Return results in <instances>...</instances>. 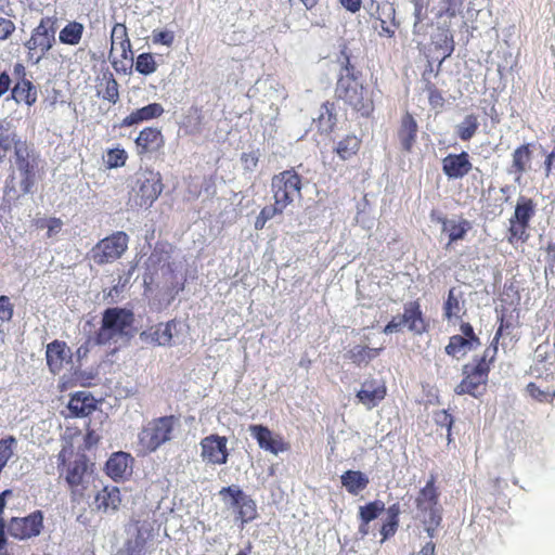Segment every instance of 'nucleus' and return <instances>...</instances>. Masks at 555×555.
Segmentation results:
<instances>
[{
  "label": "nucleus",
  "mask_w": 555,
  "mask_h": 555,
  "mask_svg": "<svg viewBox=\"0 0 555 555\" xmlns=\"http://www.w3.org/2000/svg\"><path fill=\"white\" fill-rule=\"evenodd\" d=\"M270 188L273 203L264 206L256 217V230H262L269 220L282 216L288 206L301 198L302 178L294 168L286 169L272 177Z\"/></svg>",
  "instance_id": "obj_1"
},
{
  "label": "nucleus",
  "mask_w": 555,
  "mask_h": 555,
  "mask_svg": "<svg viewBox=\"0 0 555 555\" xmlns=\"http://www.w3.org/2000/svg\"><path fill=\"white\" fill-rule=\"evenodd\" d=\"M345 59V74H341L337 80L336 98L357 114L367 118L375 109L374 90L369 85L363 83L361 73L356 70L350 57L346 56Z\"/></svg>",
  "instance_id": "obj_2"
},
{
  "label": "nucleus",
  "mask_w": 555,
  "mask_h": 555,
  "mask_svg": "<svg viewBox=\"0 0 555 555\" xmlns=\"http://www.w3.org/2000/svg\"><path fill=\"white\" fill-rule=\"evenodd\" d=\"M496 359L493 348H486L481 356L474 357L470 363L463 366V378L455 387L456 395H470L475 398L486 391L491 366Z\"/></svg>",
  "instance_id": "obj_3"
},
{
  "label": "nucleus",
  "mask_w": 555,
  "mask_h": 555,
  "mask_svg": "<svg viewBox=\"0 0 555 555\" xmlns=\"http://www.w3.org/2000/svg\"><path fill=\"white\" fill-rule=\"evenodd\" d=\"M436 481V475H430L426 485L420 489L415 498L418 516L430 538L435 535L437 528L442 521V507L439 503L440 492Z\"/></svg>",
  "instance_id": "obj_4"
},
{
  "label": "nucleus",
  "mask_w": 555,
  "mask_h": 555,
  "mask_svg": "<svg viewBox=\"0 0 555 555\" xmlns=\"http://www.w3.org/2000/svg\"><path fill=\"white\" fill-rule=\"evenodd\" d=\"M93 464L83 454L70 461L65 468L64 478L70 490L72 500L80 502L93 483Z\"/></svg>",
  "instance_id": "obj_5"
},
{
  "label": "nucleus",
  "mask_w": 555,
  "mask_h": 555,
  "mask_svg": "<svg viewBox=\"0 0 555 555\" xmlns=\"http://www.w3.org/2000/svg\"><path fill=\"white\" fill-rule=\"evenodd\" d=\"M133 314L122 308H108L104 311L102 325L99 330L96 341L100 345L117 343L132 324Z\"/></svg>",
  "instance_id": "obj_6"
},
{
  "label": "nucleus",
  "mask_w": 555,
  "mask_h": 555,
  "mask_svg": "<svg viewBox=\"0 0 555 555\" xmlns=\"http://www.w3.org/2000/svg\"><path fill=\"white\" fill-rule=\"evenodd\" d=\"M219 495L224 504L233 511L235 520L240 521L242 527L258 517L256 501L238 486L222 487Z\"/></svg>",
  "instance_id": "obj_7"
},
{
  "label": "nucleus",
  "mask_w": 555,
  "mask_h": 555,
  "mask_svg": "<svg viewBox=\"0 0 555 555\" xmlns=\"http://www.w3.org/2000/svg\"><path fill=\"white\" fill-rule=\"evenodd\" d=\"M173 417L165 416L150 422L138 435V448L141 453L155 451L160 444L170 440Z\"/></svg>",
  "instance_id": "obj_8"
},
{
  "label": "nucleus",
  "mask_w": 555,
  "mask_h": 555,
  "mask_svg": "<svg viewBox=\"0 0 555 555\" xmlns=\"http://www.w3.org/2000/svg\"><path fill=\"white\" fill-rule=\"evenodd\" d=\"M405 325L414 334L422 335L428 331L429 323L425 319L418 300L409 301L404 305L403 313L393 317L384 327L387 335L399 332Z\"/></svg>",
  "instance_id": "obj_9"
},
{
  "label": "nucleus",
  "mask_w": 555,
  "mask_h": 555,
  "mask_svg": "<svg viewBox=\"0 0 555 555\" xmlns=\"http://www.w3.org/2000/svg\"><path fill=\"white\" fill-rule=\"evenodd\" d=\"M535 214V203L532 198L520 196L517 199L514 215L509 218L507 240L511 244L526 242L529 237L528 228Z\"/></svg>",
  "instance_id": "obj_10"
},
{
  "label": "nucleus",
  "mask_w": 555,
  "mask_h": 555,
  "mask_svg": "<svg viewBox=\"0 0 555 555\" xmlns=\"http://www.w3.org/2000/svg\"><path fill=\"white\" fill-rule=\"evenodd\" d=\"M160 192L162 185L157 173L143 172L135 175L131 199L137 206H151Z\"/></svg>",
  "instance_id": "obj_11"
},
{
  "label": "nucleus",
  "mask_w": 555,
  "mask_h": 555,
  "mask_svg": "<svg viewBox=\"0 0 555 555\" xmlns=\"http://www.w3.org/2000/svg\"><path fill=\"white\" fill-rule=\"evenodd\" d=\"M461 335H453L449 338L444 352L455 359L464 358L469 351L477 349L480 345V338L476 335L474 327L468 322H462L460 325Z\"/></svg>",
  "instance_id": "obj_12"
},
{
  "label": "nucleus",
  "mask_w": 555,
  "mask_h": 555,
  "mask_svg": "<svg viewBox=\"0 0 555 555\" xmlns=\"http://www.w3.org/2000/svg\"><path fill=\"white\" fill-rule=\"evenodd\" d=\"M128 236L124 232H117L100 241L92 249L94 262L102 264L118 259L127 249Z\"/></svg>",
  "instance_id": "obj_13"
},
{
  "label": "nucleus",
  "mask_w": 555,
  "mask_h": 555,
  "mask_svg": "<svg viewBox=\"0 0 555 555\" xmlns=\"http://www.w3.org/2000/svg\"><path fill=\"white\" fill-rule=\"evenodd\" d=\"M228 439L224 436L211 434L201 440V456L204 462L223 465L228 462Z\"/></svg>",
  "instance_id": "obj_14"
},
{
  "label": "nucleus",
  "mask_w": 555,
  "mask_h": 555,
  "mask_svg": "<svg viewBox=\"0 0 555 555\" xmlns=\"http://www.w3.org/2000/svg\"><path fill=\"white\" fill-rule=\"evenodd\" d=\"M251 436L256 439L260 449L268 451L274 455L286 452L291 449L289 442L279 434H273L269 427L264 425L254 424L249 426Z\"/></svg>",
  "instance_id": "obj_15"
},
{
  "label": "nucleus",
  "mask_w": 555,
  "mask_h": 555,
  "mask_svg": "<svg viewBox=\"0 0 555 555\" xmlns=\"http://www.w3.org/2000/svg\"><path fill=\"white\" fill-rule=\"evenodd\" d=\"M366 10L371 17L379 22V35L385 37H392L398 27L396 23V10L390 3H379L375 0L366 5Z\"/></svg>",
  "instance_id": "obj_16"
},
{
  "label": "nucleus",
  "mask_w": 555,
  "mask_h": 555,
  "mask_svg": "<svg viewBox=\"0 0 555 555\" xmlns=\"http://www.w3.org/2000/svg\"><path fill=\"white\" fill-rule=\"evenodd\" d=\"M55 30L49 26V20H42L34 29L30 39L25 43L29 51H39L35 64H39L46 53L53 47Z\"/></svg>",
  "instance_id": "obj_17"
},
{
  "label": "nucleus",
  "mask_w": 555,
  "mask_h": 555,
  "mask_svg": "<svg viewBox=\"0 0 555 555\" xmlns=\"http://www.w3.org/2000/svg\"><path fill=\"white\" fill-rule=\"evenodd\" d=\"M42 514L37 511L27 517H13L8 526L9 533L16 539H29L40 533L42 529Z\"/></svg>",
  "instance_id": "obj_18"
},
{
  "label": "nucleus",
  "mask_w": 555,
  "mask_h": 555,
  "mask_svg": "<svg viewBox=\"0 0 555 555\" xmlns=\"http://www.w3.org/2000/svg\"><path fill=\"white\" fill-rule=\"evenodd\" d=\"M532 156L531 143L520 144L513 151L507 172L514 177L516 183H520L522 176L531 169Z\"/></svg>",
  "instance_id": "obj_19"
},
{
  "label": "nucleus",
  "mask_w": 555,
  "mask_h": 555,
  "mask_svg": "<svg viewBox=\"0 0 555 555\" xmlns=\"http://www.w3.org/2000/svg\"><path fill=\"white\" fill-rule=\"evenodd\" d=\"M128 540L125 550L128 555H142L146 548V544L152 537V528L150 524H133L128 528Z\"/></svg>",
  "instance_id": "obj_20"
},
{
  "label": "nucleus",
  "mask_w": 555,
  "mask_h": 555,
  "mask_svg": "<svg viewBox=\"0 0 555 555\" xmlns=\"http://www.w3.org/2000/svg\"><path fill=\"white\" fill-rule=\"evenodd\" d=\"M472 168L469 154L465 151L459 154H448L442 158V171L448 179H462Z\"/></svg>",
  "instance_id": "obj_21"
},
{
  "label": "nucleus",
  "mask_w": 555,
  "mask_h": 555,
  "mask_svg": "<svg viewBox=\"0 0 555 555\" xmlns=\"http://www.w3.org/2000/svg\"><path fill=\"white\" fill-rule=\"evenodd\" d=\"M387 388L384 383L377 379H367L362 384L361 389L357 392L359 401L369 408L375 406L385 399Z\"/></svg>",
  "instance_id": "obj_22"
},
{
  "label": "nucleus",
  "mask_w": 555,
  "mask_h": 555,
  "mask_svg": "<svg viewBox=\"0 0 555 555\" xmlns=\"http://www.w3.org/2000/svg\"><path fill=\"white\" fill-rule=\"evenodd\" d=\"M29 150L23 142H17L14 145V166L23 173L24 178L21 183L23 193H29L33 181L30 180L31 167L28 162Z\"/></svg>",
  "instance_id": "obj_23"
},
{
  "label": "nucleus",
  "mask_w": 555,
  "mask_h": 555,
  "mask_svg": "<svg viewBox=\"0 0 555 555\" xmlns=\"http://www.w3.org/2000/svg\"><path fill=\"white\" fill-rule=\"evenodd\" d=\"M121 503L120 492L117 487H104L96 492L94 507L103 513H114Z\"/></svg>",
  "instance_id": "obj_24"
},
{
  "label": "nucleus",
  "mask_w": 555,
  "mask_h": 555,
  "mask_svg": "<svg viewBox=\"0 0 555 555\" xmlns=\"http://www.w3.org/2000/svg\"><path fill=\"white\" fill-rule=\"evenodd\" d=\"M133 459L129 453L116 452L111 455L106 462V473L114 480L125 478L131 473Z\"/></svg>",
  "instance_id": "obj_25"
},
{
  "label": "nucleus",
  "mask_w": 555,
  "mask_h": 555,
  "mask_svg": "<svg viewBox=\"0 0 555 555\" xmlns=\"http://www.w3.org/2000/svg\"><path fill=\"white\" fill-rule=\"evenodd\" d=\"M417 131L418 126L415 118L411 113L406 112L402 116L400 127L398 129V138L404 152L410 153L412 151L413 145L416 142Z\"/></svg>",
  "instance_id": "obj_26"
},
{
  "label": "nucleus",
  "mask_w": 555,
  "mask_h": 555,
  "mask_svg": "<svg viewBox=\"0 0 555 555\" xmlns=\"http://www.w3.org/2000/svg\"><path fill=\"white\" fill-rule=\"evenodd\" d=\"M362 139L354 133H348L335 142L334 153L340 160H350L356 157L361 149Z\"/></svg>",
  "instance_id": "obj_27"
},
{
  "label": "nucleus",
  "mask_w": 555,
  "mask_h": 555,
  "mask_svg": "<svg viewBox=\"0 0 555 555\" xmlns=\"http://www.w3.org/2000/svg\"><path fill=\"white\" fill-rule=\"evenodd\" d=\"M47 362L53 373H57L64 362L69 361L72 353L65 343L54 340L47 346Z\"/></svg>",
  "instance_id": "obj_28"
},
{
  "label": "nucleus",
  "mask_w": 555,
  "mask_h": 555,
  "mask_svg": "<svg viewBox=\"0 0 555 555\" xmlns=\"http://www.w3.org/2000/svg\"><path fill=\"white\" fill-rule=\"evenodd\" d=\"M441 27V31L436 36V38L433 41V44L435 47V50L441 52V59L440 63H442L446 59L452 55L455 43L454 38L451 33V23H448V21H443V23H438Z\"/></svg>",
  "instance_id": "obj_29"
},
{
  "label": "nucleus",
  "mask_w": 555,
  "mask_h": 555,
  "mask_svg": "<svg viewBox=\"0 0 555 555\" xmlns=\"http://www.w3.org/2000/svg\"><path fill=\"white\" fill-rule=\"evenodd\" d=\"M340 481L346 491L351 495H358L365 490L370 483L369 477L361 470H346L340 476Z\"/></svg>",
  "instance_id": "obj_30"
},
{
  "label": "nucleus",
  "mask_w": 555,
  "mask_h": 555,
  "mask_svg": "<svg viewBox=\"0 0 555 555\" xmlns=\"http://www.w3.org/2000/svg\"><path fill=\"white\" fill-rule=\"evenodd\" d=\"M464 0H439L438 5L434 7L431 11L435 13V17L438 23H443L462 14Z\"/></svg>",
  "instance_id": "obj_31"
},
{
  "label": "nucleus",
  "mask_w": 555,
  "mask_h": 555,
  "mask_svg": "<svg viewBox=\"0 0 555 555\" xmlns=\"http://www.w3.org/2000/svg\"><path fill=\"white\" fill-rule=\"evenodd\" d=\"M335 104L326 101L322 104L320 115L315 119L317 127L321 133H331L336 127L337 115Z\"/></svg>",
  "instance_id": "obj_32"
},
{
  "label": "nucleus",
  "mask_w": 555,
  "mask_h": 555,
  "mask_svg": "<svg viewBox=\"0 0 555 555\" xmlns=\"http://www.w3.org/2000/svg\"><path fill=\"white\" fill-rule=\"evenodd\" d=\"M68 409L75 416H86L95 409V401L86 391L76 392L68 402Z\"/></svg>",
  "instance_id": "obj_33"
},
{
  "label": "nucleus",
  "mask_w": 555,
  "mask_h": 555,
  "mask_svg": "<svg viewBox=\"0 0 555 555\" xmlns=\"http://www.w3.org/2000/svg\"><path fill=\"white\" fill-rule=\"evenodd\" d=\"M135 143L139 153L155 151L163 144V135L155 128H146L140 132Z\"/></svg>",
  "instance_id": "obj_34"
},
{
  "label": "nucleus",
  "mask_w": 555,
  "mask_h": 555,
  "mask_svg": "<svg viewBox=\"0 0 555 555\" xmlns=\"http://www.w3.org/2000/svg\"><path fill=\"white\" fill-rule=\"evenodd\" d=\"M204 115L201 107L192 106L180 122V130L185 134H197L203 130Z\"/></svg>",
  "instance_id": "obj_35"
},
{
  "label": "nucleus",
  "mask_w": 555,
  "mask_h": 555,
  "mask_svg": "<svg viewBox=\"0 0 555 555\" xmlns=\"http://www.w3.org/2000/svg\"><path fill=\"white\" fill-rule=\"evenodd\" d=\"M440 222L442 223V231L448 232L449 244L463 240L466 233L472 229V223L463 218L459 221L441 218Z\"/></svg>",
  "instance_id": "obj_36"
},
{
  "label": "nucleus",
  "mask_w": 555,
  "mask_h": 555,
  "mask_svg": "<svg viewBox=\"0 0 555 555\" xmlns=\"http://www.w3.org/2000/svg\"><path fill=\"white\" fill-rule=\"evenodd\" d=\"M383 347L370 348L367 346H354L351 348L346 357L357 366L369 364L373 359L379 356Z\"/></svg>",
  "instance_id": "obj_37"
},
{
  "label": "nucleus",
  "mask_w": 555,
  "mask_h": 555,
  "mask_svg": "<svg viewBox=\"0 0 555 555\" xmlns=\"http://www.w3.org/2000/svg\"><path fill=\"white\" fill-rule=\"evenodd\" d=\"M164 108L158 103L149 104L142 108L132 112L124 119V125L132 126L134 124L158 117L163 114Z\"/></svg>",
  "instance_id": "obj_38"
},
{
  "label": "nucleus",
  "mask_w": 555,
  "mask_h": 555,
  "mask_svg": "<svg viewBox=\"0 0 555 555\" xmlns=\"http://www.w3.org/2000/svg\"><path fill=\"white\" fill-rule=\"evenodd\" d=\"M12 98L17 103L23 102L30 106L37 101V91L29 80L22 79L12 89Z\"/></svg>",
  "instance_id": "obj_39"
},
{
  "label": "nucleus",
  "mask_w": 555,
  "mask_h": 555,
  "mask_svg": "<svg viewBox=\"0 0 555 555\" xmlns=\"http://www.w3.org/2000/svg\"><path fill=\"white\" fill-rule=\"evenodd\" d=\"M113 51H120V56L127 59V52L130 50V40L127 35V28L124 24H116L112 29L111 35Z\"/></svg>",
  "instance_id": "obj_40"
},
{
  "label": "nucleus",
  "mask_w": 555,
  "mask_h": 555,
  "mask_svg": "<svg viewBox=\"0 0 555 555\" xmlns=\"http://www.w3.org/2000/svg\"><path fill=\"white\" fill-rule=\"evenodd\" d=\"M16 134L11 127V124L5 120H0V163L4 159L7 154L14 149Z\"/></svg>",
  "instance_id": "obj_41"
},
{
  "label": "nucleus",
  "mask_w": 555,
  "mask_h": 555,
  "mask_svg": "<svg viewBox=\"0 0 555 555\" xmlns=\"http://www.w3.org/2000/svg\"><path fill=\"white\" fill-rule=\"evenodd\" d=\"M463 308L462 293L456 291L455 287H451L448 293V297L443 304V317L447 320L452 318H459L460 312Z\"/></svg>",
  "instance_id": "obj_42"
},
{
  "label": "nucleus",
  "mask_w": 555,
  "mask_h": 555,
  "mask_svg": "<svg viewBox=\"0 0 555 555\" xmlns=\"http://www.w3.org/2000/svg\"><path fill=\"white\" fill-rule=\"evenodd\" d=\"M83 30L81 23L70 22L60 31L59 39L62 43L76 46L80 42Z\"/></svg>",
  "instance_id": "obj_43"
},
{
  "label": "nucleus",
  "mask_w": 555,
  "mask_h": 555,
  "mask_svg": "<svg viewBox=\"0 0 555 555\" xmlns=\"http://www.w3.org/2000/svg\"><path fill=\"white\" fill-rule=\"evenodd\" d=\"M478 128V117L475 114H469L456 126V135L464 142L469 141L476 134Z\"/></svg>",
  "instance_id": "obj_44"
},
{
  "label": "nucleus",
  "mask_w": 555,
  "mask_h": 555,
  "mask_svg": "<svg viewBox=\"0 0 555 555\" xmlns=\"http://www.w3.org/2000/svg\"><path fill=\"white\" fill-rule=\"evenodd\" d=\"M529 396L539 402H552L555 399V387L550 389L544 387L542 383L531 382L527 385Z\"/></svg>",
  "instance_id": "obj_45"
},
{
  "label": "nucleus",
  "mask_w": 555,
  "mask_h": 555,
  "mask_svg": "<svg viewBox=\"0 0 555 555\" xmlns=\"http://www.w3.org/2000/svg\"><path fill=\"white\" fill-rule=\"evenodd\" d=\"M385 511V503L380 500H375L366 503L363 506L359 507V520L365 522H371L376 519L382 512Z\"/></svg>",
  "instance_id": "obj_46"
},
{
  "label": "nucleus",
  "mask_w": 555,
  "mask_h": 555,
  "mask_svg": "<svg viewBox=\"0 0 555 555\" xmlns=\"http://www.w3.org/2000/svg\"><path fill=\"white\" fill-rule=\"evenodd\" d=\"M146 335V333H142L141 336ZM147 336L159 346H164L170 343L172 334H171V323H160L155 327H152L147 334Z\"/></svg>",
  "instance_id": "obj_47"
},
{
  "label": "nucleus",
  "mask_w": 555,
  "mask_h": 555,
  "mask_svg": "<svg viewBox=\"0 0 555 555\" xmlns=\"http://www.w3.org/2000/svg\"><path fill=\"white\" fill-rule=\"evenodd\" d=\"M514 327L513 321L511 318H506L504 313L499 317V327L492 338L490 345L487 348H493L494 354H498L499 350V341L501 337L506 334H509V330Z\"/></svg>",
  "instance_id": "obj_48"
},
{
  "label": "nucleus",
  "mask_w": 555,
  "mask_h": 555,
  "mask_svg": "<svg viewBox=\"0 0 555 555\" xmlns=\"http://www.w3.org/2000/svg\"><path fill=\"white\" fill-rule=\"evenodd\" d=\"M135 69L143 75L152 74L156 69L154 57L149 53L140 54L135 62Z\"/></svg>",
  "instance_id": "obj_49"
},
{
  "label": "nucleus",
  "mask_w": 555,
  "mask_h": 555,
  "mask_svg": "<svg viewBox=\"0 0 555 555\" xmlns=\"http://www.w3.org/2000/svg\"><path fill=\"white\" fill-rule=\"evenodd\" d=\"M426 91L428 93L429 105L433 108H442L444 105V98L442 96L440 90L434 83L429 82L426 86Z\"/></svg>",
  "instance_id": "obj_50"
},
{
  "label": "nucleus",
  "mask_w": 555,
  "mask_h": 555,
  "mask_svg": "<svg viewBox=\"0 0 555 555\" xmlns=\"http://www.w3.org/2000/svg\"><path fill=\"white\" fill-rule=\"evenodd\" d=\"M399 528V520H393L386 518L379 529L382 540L380 542H385L396 534Z\"/></svg>",
  "instance_id": "obj_51"
},
{
  "label": "nucleus",
  "mask_w": 555,
  "mask_h": 555,
  "mask_svg": "<svg viewBox=\"0 0 555 555\" xmlns=\"http://www.w3.org/2000/svg\"><path fill=\"white\" fill-rule=\"evenodd\" d=\"M103 99L111 103H116L119 99L118 83L112 76L106 80Z\"/></svg>",
  "instance_id": "obj_52"
},
{
  "label": "nucleus",
  "mask_w": 555,
  "mask_h": 555,
  "mask_svg": "<svg viewBox=\"0 0 555 555\" xmlns=\"http://www.w3.org/2000/svg\"><path fill=\"white\" fill-rule=\"evenodd\" d=\"M414 7L415 24L422 23L427 18L428 0H412Z\"/></svg>",
  "instance_id": "obj_53"
},
{
  "label": "nucleus",
  "mask_w": 555,
  "mask_h": 555,
  "mask_svg": "<svg viewBox=\"0 0 555 555\" xmlns=\"http://www.w3.org/2000/svg\"><path fill=\"white\" fill-rule=\"evenodd\" d=\"M126 158L127 154L124 150L114 149L108 152L106 162L109 167H119L125 164Z\"/></svg>",
  "instance_id": "obj_54"
},
{
  "label": "nucleus",
  "mask_w": 555,
  "mask_h": 555,
  "mask_svg": "<svg viewBox=\"0 0 555 555\" xmlns=\"http://www.w3.org/2000/svg\"><path fill=\"white\" fill-rule=\"evenodd\" d=\"M435 421H436L437 425H439L440 427H446L447 428V430H448V439L450 440L451 428H452V425H453V417H452V415L448 411L441 410V411L436 413Z\"/></svg>",
  "instance_id": "obj_55"
},
{
  "label": "nucleus",
  "mask_w": 555,
  "mask_h": 555,
  "mask_svg": "<svg viewBox=\"0 0 555 555\" xmlns=\"http://www.w3.org/2000/svg\"><path fill=\"white\" fill-rule=\"evenodd\" d=\"M241 162L245 170H254L259 162V155L257 152L243 153L241 155Z\"/></svg>",
  "instance_id": "obj_56"
},
{
  "label": "nucleus",
  "mask_w": 555,
  "mask_h": 555,
  "mask_svg": "<svg viewBox=\"0 0 555 555\" xmlns=\"http://www.w3.org/2000/svg\"><path fill=\"white\" fill-rule=\"evenodd\" d=\"M152 39L154 43L170 46L173 41V35L170 31L154 30Z\"/></svg>",
  "instance_id": "obj_57"
},
{
  "label": "nucleus",
  "mask_w": 555,
  "mask_h": 555,
  "mask_svg": "<svg viewBox=\"0 0 555 555\" xmlns=\"http://www.w3.org/2000/svg\"><path fill=\"white\" fill-rule=\"evenodd\" d=\"M13 311L10 299L5 296L0 297V320L9 321L12 318Z\"/></svg>",
  "instance_id": "obj_58"
},
{
  "label": "nucleus",
  "mask_w": 555,
  "mask_h": 555,
  "mask_svg": "<svg viewBox=\"0 0 555 555\" xmlns=\"http://www.w3.org/2000/svg\"><path fill=\"white\" fill-rule=\"evenodd\" d=\"M15 30V25L8 18H0V41L5 40Z\"/></svg>",
  "instance_id": "obj_59"
},
{
  "label": "nucleus",
  "mask_w": 555,
  "mask_h": 555,
  "mask_svg": "<svg viewBox=\"0 0 555 555\" xmlns=\"http://www.w3.org/2000/svg\"><path fill=\"white\" fill-rule=\"evenodd\" d=\"M46 227L48 229V236L52 237L61 231V229L63 227V222L61 219L51 218L47 221Z\"/></svg>",
  "instance_id": "obj_60"
},
{
  "label": "nucleus",
  "mask_w": 555,
  "mask_h": 555,
  "mask_svg": "<svg viewBox=\"0 0 555 555\" xmlns=\"http://www.w3.org/2000/svg\"><path fill=\"white\" fill-rule=\"evenodd\" d=\"M545 176L548 177L555 170V149L546 156L544 160Z\"/></svg>",
  "instance_id": "obj_61"
},
{
  "label": "nucleus",
  "mask_w": 555,
  "mask_h": 555,
  "mask_svg": "<svg viewBox=\"0 0 555 555\" xmlns=\"http://www.w3.org/2000/svg\"><path fill=\"white\" fill-rule=\"evenodd\" d=\"M340 2L347 11L357 13L361 9L362 0H340Z\"/></svg>",
  "instance_id": "obj_62"
},
{
  "label": "nucleus",
  "mask_w": 555,
  "mask_h": 555,
  "mask_svg": "<svg viewBox=\"0 0 555 555\" xmlns=\"http://www.w3.org/2000/svg\"><path fill=\"white\" fill-rule=\"evenodd\" d=\"M386 512H387V517L386 518L393 519V520H399V516L401 514V506H400L399 503H393V504L388 506Z\"/></svg>",
  "instance_id": "obj_63"
},
{
  "label": "nucleus",
  "mask_w": 555,
  "mask_h": 555,
  "mask_svg": "<svg viewBox=\"0 0 555 555\" xmlns=\"http://www.w3.org/2000/svg\"><path fill=\"white\" fill-rule=\"evenodd\" d=\"M436 545L434 542H427L420 552L414 553L413 555H435Z\"/></svg>",
  "instance_id": "obj_64"
}]
</instances>
